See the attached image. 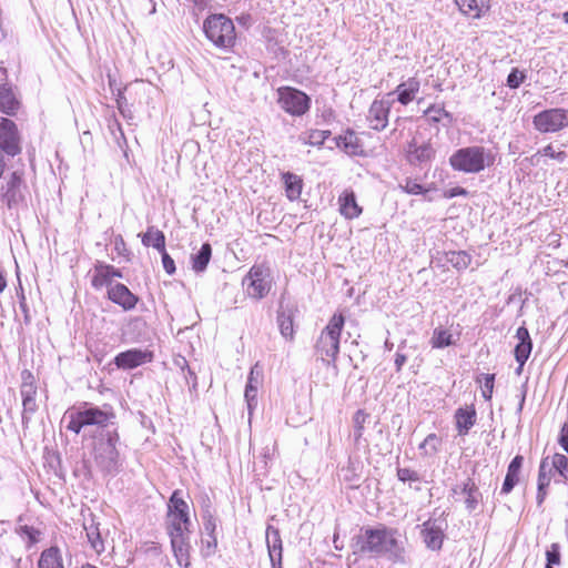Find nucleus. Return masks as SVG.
Listing matches in <instances>:
<instances>
[{
	"label": "nucleus",
	"mask_w": 568,
	"mask_h": 568,
	"mask_svg": "<svg viewBox=\"0 0 568 568\" xmlns=\"http://www.w3.org/2000/svg\"><path fill=\"white\" fill-rule=\"evenodd\" d=\"M551 483L556 485L568 484V457L554 453L541 458L537 476L536 501L540 507L549 493Z\"/></svg>",
	"instance_id": "1"
},
{
	"label": "nucleus",
	"mask_w": 568,
	"mask_h": 568,
	"mask_svg": "<svg viewBox=\"0 0 568 568\" xmlns=\"http://www.w3.org/2000/svg\"><path fill=\"white\" fill-rule=\"evenodd\" d=\"M493 152L480 145H470L456 150L449 158L454 171L467 174L480 173L495 164Z\"/></svg>",
	"instance_id": "2"
},
{
	"label": "nucleus",
	"mask_w": 568,
	"mask_h": 568,
	"mask_svg": "<svg viewBox=\"0 0 568 568\" xmlns=\"http://www.w3.org/2000/svg\"><path fill=\"white\" fill-rule=\"evenodd\" d=\"M205 37L220 49H231L236 41L233 21L224 14H211L203 22Z\"/></svg>",
	"instance_id": "3"
},
{
	"label": "nucleus",
	"mask_w": 568,
	"mask_h": 568,
	"mask_svg": "<svg viewBox=\"0 0 568 568\" xmlns=\"http://www.w3.org/2000/svg\"><path fill=\"white\" fill-rule=\"evenodd\" d=\"M362 550L374 556L387 555L390 558H397L400 554V545L395 537V531L383 527L365 531Z\"/></svg>",
	"instance_id": "4"
},
{
	"label": "nucleus",
	"mask_w": 568,
	"mask_h": 568,
	"mask_svg": "<svg viewBox=\"0 0 568 568\" xmlns=\"http://www.w3.org/2000/svg\"><path fill=\"white\" fill-rule=\"evenodd\" d=\"M119 435L114 430L105 432L94 447V460L104 473H115L121 466L120 454L116 445Z\"/></svg>",
	"instance_id": "5"
},
{
	"label": "nucleus",
	"mask_w": 568,
	"mask_h": 568,
	"mask_svg": "<svg viewBox=\"0 0 568 568\" xmlns=\"http://www.w3.org/2000/svg\"><path fill=\"white\" fill-rule=\"evenodd\" d=\"M344 322L342 314H334L317 341V352L327 364L334 363L337 358Z\"/></svg>",
	"instance_id": "6"
},
{
	"label": "nucleus",
	"mask_w": 568,
	"mask_h": 568,
	"mask_svg": "<svg viewBox=\"0 0 568 568\" xmlns=\"http://www.w3.org/2000/svg\"><path fill=\"white\" fill-rule=\"evenodd\" d=\"M0 180V204L9 210L18 209L24 203L28 193L23 173L13 171Z\"/></svg>",
	"instance_id": "7"
},
{
	"label": "nucleus",
	"mask_w": 568,
	"mask_h": 568,
	"mask_svg": "<svg viewBox=\"0 0 568 568\" xmlns=\"http://www.w3.org/2000/svg\"><path fill=\"white\" fill-rule=\"evenodd\" d=\"M113 414L110 410L101 409L99 407H87L79 410H68L64 414V419L68 420L67 428L79 434L85 426H100L108 425Z\"/></svg>",
	"instance_id": "8"
},
{
	"label": "nucleus",
	"mask_w": 568,
	"mask_h": 568,
	"mask_svg": "<svg viewBox=\"0 0 568 568\" xmlns=\"http://www.w3.org/2000/svg\"><path fill=\"white\" fill-rule=\"evenodd\" d=\"M189 505L181 497V493L175 490L169 503L168 531L169 535L190 534Z\"/></svg>",
	"instance_id": "9"
},
{
	"label": "nucleus",
	"mask_w": 568,
	"mask_h": 568,
	"mask_svg": "<svg viewBox=\"0 0 568 568\" xmlns=\"http://www.w3.org/2000/svg\"><path fill=\"white\" fill-rule=\"evenodd\" d=\"M534 128L540 133H556L568 128V109H546L532 118Z\"/></svg>",
	"instance_id": "10"
},
{
	"label": "nucleus",
	"mask_w": 568,
	"mask_h": 568,
	"mask_svg": "<svg viewBox=\"0 0 568 568\" xmlns=\"http://www.w3.org/2000/svg\"><path fill=\"white\" fill-rule=\"evenodd\" d=\"M277 95L280 106L291 115L301 116L310 110V97L295 88L282 87L277 90Z\"/></svg>",
	"instance_id": "11"
},
{
	"label": "nucleus",
	"mask_w": 568,
	"mask_h": 568,
	"mask_svg": "<svg viewBox=\"0 0 568 568\" xmlns=\"http://www.w3.org/2000/svg\"><path fill=\"white\" fill-rule=\"evenodd\" d=\"M243 285L250 297L261 300L271 290V274L268 267L254 265L243 280Z\"/></svg>",
	"instance_id": "12"
},
{
	"label": "nucleus",
	"mask_w": 568,
	"mask_h": 568,
	"mask_svg": "<svg viewBox=\"0 0 568 568\" xmlns=\"http://www.w3.org/2000/svg\"><path fill=\"white\" fill-rule=\"evenodd\" d=\"M0 150L9 156H16L21 152V138L16 123L0 116Z\"/></svg>",
	"instance_id": "13"
},
{
	"label": "nucleus",
	"mask_w": 568,
	"mask_h": 568,
	"mask_svg": "<svg viewBox=\"0 0 568 568\" xmlns=\"http://www.w3.org/2000/svg\"><path fill=\"white\" fill-rule=\"evenodd\" d=\"M393 94L394 93H389L388 98L393 97ZM389 109V99L375 100L368 110L367 120L369 126L377 131L385 129L388 123Z\"/></svg>",
	"instance_id": "14"
},
{
	"label": "nucleus",
	"mask_w": 568,
	"mask_h": 568,
	"mask_svg": "<svg viewBox=\"0 0 568 568\" xmlns=\"http://www.w3.org/2000/svg\"><path fill=\"white\" fill-rule=\"evenodd\" d=\"M152 358L151 352L132 348L119 353L114 358V364L122 369H133L142 364L150 363Z\"/></svg>",
	"instance_id": "15"
},
{
	"label": "nucleus",
	"mask_w": 568,
	"mask_h": 568,
	"mask_svg": "<svg viewBox=\"0 0 568 568\" xmlns=\"http://www.w3.org/2000/svg\"><path fill=\"white\" fill-rule=\"evenodd\" d=\"M265 538L272 568H282L283 546L278 529L268 525Z\"/></svg>",
	"instance_id": "16"
},
{
	"label": "nucleus",
	"mask_w": 568,
	"mask_h": 568,
	"mask_svg": "<svg viewBox=\"0 0 568 568\" xmlns=\"http://www.w3.org/2000/svg\"><path fill=\"white\" fill-rule=\"evenodd\" d=\"M108 297L125 311L134 308L138 303V297L121 283L110 285L108 288Z\"/></svg>",
	"instance_id": "17"
},
{
	"label": "nucleus",
	"mask_w": 568,
	"mask_h": 568,
	"mask_svg": "<svg viewBox=\"0 0 568 568\" xmlns=\"http://www.w3.org/2000/svg\"><path fill=\"white\" fill-rule=\"evenodd\" d=\"M459 12L469 19H480L490 10L489 0H455Z\"/></svg>",
	"instance_id": "18"
},
{
	"label": "nucleus",
	"mask_w": 568,
	"mask_h": 568,
	"mask_svg": "<svg viewBox=\"0 0 568 568\" xmlns=\"http://www.w3.org/2000/svg\"><path fill=\"white\" fill-rule=\"evenodd\" d=\"M516 338L518 339V344L515 347V358L519 364V368L521 369L530 356L532 349V342L529 335V331L525 326H520L517 328Z\"/></svg>",
	"instance_id": "19"
},
{
	"label": "nucleus",
	"mask_w": 568,
	"mask_h": 568,
	"mask_svg": "<svg viewBox=\"0 0 568 568\" xmlns=\"http://www.w3.org/2000/svg\"><path fill=\"white\" fill-rule=\"evenodd\" d=\"M477 413L475 406L466 405L465 407H459L455 412V423L458 435L465 436L468 434L470 428L476 424Z\"/></svg>",
	"instance_id": "20"
},
{
	"label": "nucleus",
	"mask_w": 568,
	"mask_h": 568,
	"mask_svg": "<svg viewBox=\"0 0 568 568\" xmlns=\"http://www.w3.org/2000/svg\"><path fill=\"white\" fill-rule=\"evenodd\" d=\"M190 534L170 535L171 545L179 566L187 567L190 565Z\"/></svg>",
	"instance_id": "21"
},
{
	"label": "nucleus",
	"mask_w": 568,
	"mask_h": 568,
	"mask_svg": "<svg viewBox=\"0 0 568 568\" xmlns=\"http://www.w3.org/2000/svg\"><path fill=\"white\" fill-rule=\"evenodd\" d=\"M114 277H122V273L111 265L99 263L94 267L92 286L95 288L108 286L109 288L110 285H113L111 282Z\"/></svg>",
	"instance_id": "22"
},
{
	"label": "nucleus",
	"mask_w": 568,
	"mask_h": 568,
	"mask_svg": "<svg viewBox=\"0 0 568 568\" xmlns=\"http://www.w3.org/2000/svg\"><path fill=\"white\" fill-rule=\"evenodd\" d=\"M339 213L347 220H353L362 214L355 193L352 190H344L338 196Z\"/></svg>",
	"instance_id": "23"
},
{
	"label": "nucleus",
	"mask_w": 568,
	"mask_h": 568,
	"mask_svg": "<svg viewBox=\"0 0 568 568\" xmlns=\"http://www.w3.org/2000/svg\"><path fill=\"white\" fill-rule=\"evenodd\" d=\"M406 158L412 165H422L426 161V140L423 134L415 135L408 143Z\"/></svg>",
	"instance_id": "24"
},
{
	"label": "nucleus",
	"mask_w": 568,
	"mask_h": 568,
	"mask_svg": "<svg viewBox=\"0 0 568 568\" xmlns=\"http://www.w3.org/2000/svg\"><path fill=\"white\" fill-rule=\"evenodd\" d=\"M524 464L521 455L515 456L508 465L507 474L501 486L500 493L508 495L519 481L520 469Z\"/></svg>",
	"instance_id": "25"
},
{
	"label": "nucleus",
	"mask_w": 568,
	"mask_h": 568,
	"mask_svg": "<svg viewBox=\"0 0 568 568\" xmlns=\"http://www.w3.org/2000/svg\"><path fill=\"white\" fill-rule=\"evenodd\" d=\"M285 195L290 201H297L303 190V180L300 175L285 172L282 174Z\"/></svg>",
	"instance_id": "26"
},
{
	"label": "nucleus",
	"mask_w": 568,
	"mask_h": 568,
	"mask_svg": "<svg viewBox=\"0 0 568 568\" xmlns=\"http://www.w3.org/2000/svg\"><path fill=\"white\" fill-rule=\"evenodd\" d=\"M336 145L348 155H358L363 152L359 139L354 131H346L336 138Z\"/></svg>",
	"instance_id": "27"
},
{
	"label": "nucleus",
	"mask_w": 568,
	"mask_h": 568,
	"mask_svg": "<svg viewBox=\"0 0 568 568\" xmlns=\"http://www.w3.org/2000/svg\"><path fill=\"white\" fill-rule=\"evenodd\" d=\"M19 108V103L10 88L0 87V110L7 114H13Z\"/></svg>",
	"instance_id": "28"
},
{
	"label": "nucleus",
	"mask_w": 568,
	"mask_h": 568,
	"mask_svg": "<svg viewBox=\"0 0 568 568\" xmlns=\"http://www.w3.org/2000/svg\"><path fill=\"white\" fill-rule=\"evenodd\" d=\"M419 84L414 79H409L397 87V100L402 104H407L414 100L416 92L418 91Z\"/></svg>",
	"instance_id": "29"
},
{
	"label": "nucleus",
	"mask_w": 568,
	"mask_h": 568,
	"mask_svg": "<svg viewBox=\"0 0 568 568\" xmlns=\"http://www.w3.org/2000/svg\"><path fill=\"white\" fill-rule=\"evenodd\" d=\"M211 255H212V247L209 243H204L200 251L197 253H195L194 255H192L191 260H192V268L200 273V272H203L210 260H211Z\"/></svg>",
	"instance_id": "30"
},
{
	"label": "nucleus",
	"mask_w": 568,
	"mask_h": 568,
	"mask_svg": "<svg viewBox=\"0 0 568 568\" xmlns=\"http://www.w3.org/2000/svg\"><path fill=\"white\" fill-rule=\"evenodd\" d=\"M142 243L145 246H152L156 248L159 252L165 250V236L163 232L154 230L153 227H149L148 231L143 234Z\"/></svg>",
	"instance_id": "31"
},
{
	"label": "nucleus",
	"mask_w": 568,
	"mask_h": 568,
	"mask_svg": "<svg viewBox=\"0 0 568 568\" xmlns=\"http://www.w3.org/2000/svg\"><path fill=\"white\" fill-rule=\"evenodd\" d=\"M38 568H64L59 550L57 548L44 550L40 556Z\"/></svg>",
	"instance_id": "32"
},
{
	"label": "nucleus",
	"mask_w": 568,
	"mask_h": 568,
	"mask_svg": "<svg viewBox=\"0 0 568 568\" xmlns=\"http://www.w3.org/2000/svg\"><path fill=\"white\" fill-rule=\"evenodd\" d=\"M455 344L453 334L448 328L437 327L434 329L432 345L434 348H443Z\"/></svg>",
	"instance_id": "33"
},
{
	"label": "nucleus",
	"mask_w": 568,
	"mask_h": 568,
	"mask_svg": "<svg viewBox=\"0 0 568 568\" xmlns=\"http://www.w3.org/2000/svg\"><path fill=\"white\" fill-rule=\"evenodd\" d=\"M84 529L87 532L88 541L90 542L92 549L97 554L104 551V542L101 538L98 525L92 521L90 525H84Z\"/></svg>",
	"instance_id": "34"
},
{
	"label": "nucleus",
	"mask_w": 568,
	"mask_h": 568,
	"mask_svg": "<svg viewBox=\"0 0 568 568\" xmlns=\"http://www.w3.org/2000/svg\"><path fill=\"white\" fill-rule=\"evenodd\" d=\"M540 156H547L549 159H552V160H557L559 162H562L566 160L567 158V153L565 151H556L552 146V144H547L546 146H544L541 150H538L531 158H530V162L532 164H538L539 163V158Z\"/></svg>",
	"instance_id": "35"
},
{
	"label": "nucleus",
	"mask_w": 568,
	"mask_h": 568,
	"mask_svg": "<svg viewBox=\"0 0 568 568\" xmlns=\"http://www.w3.org/2000/svg\"><path fill=\"white\" fill-rule=\"evenodd\" d=\"M36 387L32 384H23L21 387L22 405L24 412L33 413L37 409Z\"/></svg>",
	"instance_id": "36"
},
{
	"label": "nucleus",
	"mask_w": 568,
	"mask_h": 568,
	"mask_svg": "<svg viewBox=\"0 0 568 568\" xmlns=\"http://www.w3.org/2000/svg\"><path fill=\"white\" fill-rule=\"evenodd\" d=\"M477 490L478 488L473 479L468 478L466 483H464L463 493L466 495L465 503L468 509H475L477 506Z\"/></svg>",
	"instance_id": "37"
},
{
	"label": "nucleus",
	"mask_w": 568,
	"mask_h": 568,
	"mask_svg": "<svg viewBox=\"0 0 568 568\" xmlns=\"http://www.w3.org/2000/svg\"><path fill=\"white\" fill-rule=\"evenodd\" d=\"M277 323L282 336L292 339L294 334L292 316L286 313H280L277 316Z\"/></svg>",
	"instance_id": "38"
},
{
	"label": "nucleus",
	"mask_w": 568,
	"mask_h": 568,
	"mask_svg": "<svg viewBox=\"0 0 568 568\" xmlns=\"http://www.w3.org/2000/svg\"><path fill=\"white\" fill-rule=\"evenodd\" d=\"M368 415L362 410V409H358L355 414H354V417H353V423H354V439L355 442H359V439L362 438L363 436V433H364V425L366 423V419H367Z\"/></svg>",
	"instance_id": "39"
},
{
	"label": "nucleus",
	"mask_w": 568,
	"mask_h": 568,
	"mask_svg": "<svg viewBox=\"0 0 568 568\" xmlns=\"http://www.w3.org/2000/svg\"><path fill=\"white\" fill-rule=\"evenodd\" d=\"M397 476L402 481H409L410 487L416 490H420V480L416 474V471L409 468H399L397 471Z\"/></svg>",
	"instance_id": "40"
},
{
	"label": "nucleus",
	"mask_w": 568,
	"mask_h": 568,
	"mask_svg": "<svg viewBox=\"0 0 568 568\" xmlns=\"http://www.w3.org/2000/svg\"><path fill=\"white\" fill-rule=\"evenodd\" d=\"M329 135L331 131L328 130H312L307 133L305 143L313 146H321Z\"/></svg>",
	"instance_id": "41"
},
{
	"label": "nucleus",
	"mask_w": 568,
	"mask_h": 568,
	"mask_svg": "<svg viewBox=\"0 0 568 568\" xmlns=\"http://www.w3.org/2000/svg\"><path fill=\"white\" fill-rule=\"evenodd\" d=\"M478 382L483 383V385H481V396L486 400L489 402L491 399L493 393H494L495 374H485V375L481 376L480 379H478Z\"/></svg>",
	"instance_id": "42"
},
{
	"label": "nucleus",
	"mask_w": 568,
	"mask_h": 568,
	"mask_svg": "<svg viewBox=\"0 0 568 568\" xmlns=\"http://www.w3.org/2000/svg\"><path fill=\"white\" fill-rule=\"evenodd\" d=\"M201 544H202V546H201L202 555L205 557H209V556H212L216 550L217 538L215 535H205L204 534V537L202 538Z\"/></svg>",
	"instance_id": "43"
},
{
	"label": "nucleus",
	"mask_w": 568,
	"mask_h": 568,
	"mask_svg": "<svg viewBox=\"0 0 568 568\" xmlns=\"http://www.w3.org/2000/svg\"><path fill=\"white\" fill-rule=\"evenodd\" d=\"M203 528L205 535H215V530L217 527V520L214 515L211 513L209 507L203 511Z\"/></svg>",
	"instance_id": "44"
},
{
	"label": "nucleus",
	"mask_w": 568,
	"mask_h": 568,
	"mask_svg": "<svg viewBox=\"0 0 568 568\" xmlns=\"http://www.w3.org/2000/svg\"><path fill=\"white\" fill-rule=\"evenodd\" d=\"M546 564L559 566L561 564L560 546L557 542L551 544L546 550Z\"/></svg>",
	"instance_id": "45"
},
{
	"label": "nucleus",
	"mask_w": 568,
	"mask_h": 568,
	"mask_svg": "<svg viewBox=\"0 0 568 568\" xmlns=\"http://www.w3.org/2000/svg\"><path fill=\"white\" fill-rule=\"evenodd\" d=\"M526 80L525 72L514 68L507 77V85L510 89L519 88Z\"/></svg>",
	"instance_id": "46"
},
{
	"label": "nucleus",
	"mask_w": 568,
	"mask_h": 568,
	"mask_svg": "<svg viewBox=\"0 0 568 568\" xmlns=\"http://www.w3.org/2000/svg\"><path fill=\"white\" fill-rule=\"evenodd\" d=\"M444 541V532L440 529H428V548L438 550Z\"/></svg>",
	"instance_id": "47"
},
{
	"label": "nucleus",
	"mask_w": 568,
	"mask_h": 568,
	"mask_svg": "<svg viewBox=\"0 0 568 568\" xmlns=\"http://www.w3.org/2000/svg\"><path fill=\"white\" fill-rule=\"evenodd\" d=\"M263 381V369L255 364L248 374L246 385L252 386L253 388H260Z\"/></svg>",
	"instance_id": "48"
},
{
	"label": "nucleus",
	"mask_w": 568,
	"mask_h": 568,
	"mask_svg": "<svg viewBox=\"0 0 568 568\" xmlns=\"http://www.w3.org/2000/svg\"><path fill=\"white\" fill-rule=\"evenodd\" d=\"M257 392L258 388H253L252 386L246 385L244 397L247 404L248 415H252L253 409L257 406Z\"/></svg>",
	"instance_id": "49"
},
{
	"label": "nucleus",
	"mask_w": 568,
	"mask_h": 568,
	"mask_svg": "<svg viewBox=\"0 0 568 568\" xmlns=\"http://www.w3.org/2000/svg\"><path fill=\"white\" fill-rule=\"evenodd\" d=\"M403 189L409 194H423L424 186L416 180L407 179Z\"/></svg>",
	"instance_id": "50"
},
{
	"label": "nucleus",
	"mask_w": 568,
	"mask_h": 568,
	"mask_svg": "<svg viewBox=\"0 0 568 568\" xmlns=\"http://www.w3.org/2000/svg\"><path fill=\"white\" fill-rule=\"evenodd\" d=\"M19 532L23 538H27L30 544H33L38 540L39 532L29 526H21L19 528Z\"/></svg>",
	"instance_id": "51"
},
{
	"label": "nucleus",
	"mask_w": 568,
	"mask_h": 568,
	"mask_svg": "<svg viewBox=\"0 0 568 568\" xmlns=\"http://www.w3.org/2000/svg\"><path fill=\"white\" fill-rule=\"evenodd\" d=\"M162 254V264L168 274H173L175 272V264L173 258L166 253V251L160 252Z\"/></svg>",
	"instance_id": "52"
},
{
	"label": "nucleus",
	"mask_w": 568,
	"mask_h": 568,
	"mask_svg": "<svg viewBox=\"0 0 568 568\" xmlns=\"http://www.w3.org/2000/svg\"><path fill=\"white\" fill-rule=\"evenodd\" d=\"M558 444L568 454V422H566L562 425V427L559 432Z\"/></svg>",
	"instance_id": "53"
},
{
	"label": "nucleus",
	"mask_w": 568,
	"mask_h": 568,
	"mask_svg": "<svg viewBox=\"0 0 568 568\" xmlns=\"http://www.w3.org/2000/svg\"><path fill=\"white\" fill-rule=\"evenodd\" d=\"M468 191L462 186H455L449 190L444 191L443 196L445 199H453L455 196H467Z\"/></svg>",
	"instance_id": "54"
},
{
	"label": "nucleus",
	"mask_w": 568,
	"mask_h": 568,
	"mask_svg": "<svg viewBox=\"0 0 568 568\" xmlns=\"http://www.w3.org/2000/svg\"><path fill=\"white\" fill-rule=\"evenodd\" d=\"M114 250L116 251L118 255H126L128 250L125 242L121 235H115L113 239Z\"/></svg>",
	"instance_id": "55"
},
{
	"label": "nucleus",
	"mask_w": 568,
	"mask_h": 568,
	"mask_svg": "<svg viewBox=\"0 0 568 568\" xmlns=\"http://www.w3.org/2000/svg\"><path fill=\"white\" fill-rule=\"evenodd\" d=\"M416 528L419 529L420 537L426 541V521L416 524Z\"/></svg>",
	"instance_id": "56"
},
{
	"label": "nucleus",
	"mask_w": 568,
	"mask_h": 568,
	"mask_svg": "<svg viewBox=\"0 0 568 568\" xmlns=\"http://www.w3.org/2000/svg\"><path fill=\"white\" fill-rule=\"evenodd\" d=\"M406 358L404 355L397 354L395 358V365L397 369L399 371L403 364L405 363Z\"/></svg>",
	"instance_id": "57"
},
{
	"label": "nucleus",
	"mask_w": 568,
	"mask_h": 568,
	"mask_svg": "<svg viewBox=\"0 0 568 568\" xmlns=\"http://www.w3.org/2000/svg\"><path fill=\"white\" fill-rule=\"evenodd\" d=\"M7 287V280L2 273V271L0 270V293H2Z\"/></svg>",
	"instance_id": "58"
},
{
	"label": "nucleus",
	"mask_w": 568,
	"mask_h": 568,
	"mask_svg": "<svg viewBox=\"0 0 568 568\" xmlns=\"http://www.w3.org/2000/svg\"><path fill=\"white\" fill-rule=\"evenodd\" d=\"M333 544H334L335 549H337V550L343 549V544L339 542V538H338L337 534L334 535Z\"/></svg>",
	"instance_id": "59"
},
{
	"label": "nucleus",
	"mask_w": 568,
	"mask_h": 568,
	"mask_svg": "<svg viewBox=\"0 0 568 568\" xmlns=\"http://www.w3.org/2000/svg\"><path fill=\"white\" fill-rule=\"evenodd\" d=\"M562 19L566 23H568V11L564 12Z\"/></svg>",
	"instance_id": "60"
},
{
	"label": "nucleus",
	"mask_w": 568,
	"mask_h": 568,
	"mask_svg": "<svg viewBox=\"0 0 568 568\" xmlns=\"http://www.w3.org/2000/svg\"><path fill=\"white\" fill-rule=\"evenodd\" d=\"M458 256L463 258L464 264L466 265L467 263H466L465 258H467V255L463 253V254H458Z\"/></svg>",
	"instance_id": "61"
},
{
	"label": "nucleus",
	"mask_w": 568,
	"mask_h": 568,
	"mask_svg": "<svg viewBox=\"0 0 568 568\" xmlns=\"http://www.w3.org/2000/svg\"><path fill=\"white\" fill-rule=\"evenodd\" d=\"M122 99H124V98H123L122 93L120 92V93H119V99H116V102H118V103H120V101H121Z\"/></svg>",
	"instance_id": "62"
},
{
	"label": "nucleus",
	"mask_w": 568,
	"mask_h": 568,
	"mask_svg": "<svg viewBox=\"0 0 568 568\" xmlns=\"http://www.w3.org/2000/svg\"><path fill=\"white\" fill-rule=\"evenodd\" d=\"M426 445V439L423 440L420 444H419V447L423 448L424 446Z\"/></svg>",
	"instance_id": "63"
},
{
	"label": "nucleus",
	"mask_w": 568,
	"mask_h": 568,
	"mask_svg": "<svg viewBox=\"0 0 568 568\" xmlns=\"http://www.w3.org/2000/svg\"><path fill=\"white\" fill-rule=\"evenodd\" d=\"M555 566L546 564L545 568H554Z\"/></svg>",
	"instance_id": "64"
}]
</instances>
